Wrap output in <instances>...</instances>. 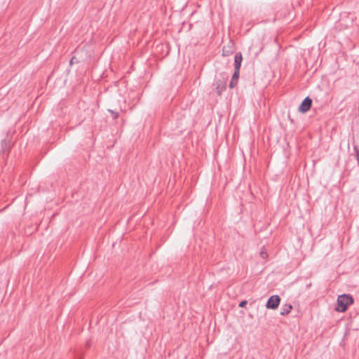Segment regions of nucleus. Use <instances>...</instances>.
<instances>
[{
	"label": "nucleus",
	"mask_w": 359,
	"mask_h": 359,
	"mask_svg": "<svg viewBox=\"0 0 359 359\" xmlns=\"http://www.w3.org/2000/svg\"><path fill=\"white\" fill-rule=\"evenodd\" d=\"M353 303V298L351 294H341L337 298V307L336 310L339 312H345L348 306Z\"/></svg>",
	"instance_id": "1"
},
{
	"label": "nucleus",
	"mask_w": 359,
	"mask_h": 359,
	"mask_svg": "<svg viewBox=\"0 0 359 359\" xmlns=\"http://www.w3.org/2000/svg\"><path fill=\"white\" fill-rule=\"evenodd\" d=\"M227 79L228 75L226 73H222L219 74V77L216 78L215 80L213 86L218 95H221L226 90Z\"/></svg>",
	"instance_id": "2"
},
{
	"label": "nucleus",
	"mask_w": 359,
	"mask_h": 359,
	"mask_svg": "<svg viewBox=\"0 0 359 359\" xmlns=\"http://www.w3.org/2000/svg\"><path fill=\"white\" fill-rule=\"evenodd\" d=\"M280 302V298L278 295H272L268 299L266 307L267 309H276Z\"/></svg>",
	"instance_id": "3"
},
{
	"label": "nucleus",
	"mask_w": 359,
	"mask_h": 359,
	"mask_svg": "<svg viewBox=\"0 0 359 359\" xmlns=\"http://www.w3.org/2000/svg\"><path fill=\"white\" fill-rule=\"evenodd\" d=\"M312 100L309 97H306L299 107V111L302 113L307 112L311 107Z\"/></svg>",
	"instance_id": "4"
},
{
	"label": "nucleus",
	"mask_w": 359,
	"mask_h": 359,
	"mask_svg": "<svg viewBox=\"0 0 359 359\" xmlns=\"http://www.w3.org/2000/svg\"><path fill=\"white\" fill-rule=\"evenodd\" d=\"M242 60H243V57H242L241 53V52L236 53L234 56V67H235L234 71L240 72V68L241 66Z\"/></svg>",
	"instance_id": "5"
},
{
	"label": "nucleus",
	"mask_w": 359,
	"mask_h": 359,
	"mask_svg": "<svg viewBox=\"0 0 359 359\" xmlns=\"http://www.w3.org/2000/svg\"><path fill=\"white\" fill-rule=\"evenodd\" d=\"M240 72L234 71V73L231 77V81L229 83V88H233L238 84V79H239Z\"/></svg>",
	"instance_id": "6"
},
{
	"label": "nucleus",
	"mask_w": 359,
	"mask_h": 359,
	"mask_svg": "<svg viewBox=\"0 0 359 359\" xmlns=\"http://www.w3.org/2000/svg\"><path fill=\"white\" fill-rule=\"evenodd\" d=\"M292 309V306L291 304H284L282 306L280 309V315L285 316L290 313Z\"/></svg>",
	"instance_id": "7"
},
{
	"label": "nucleus",
	"mask_w": 359,
	"mask_h": 359,
	"mask_svg": "<svg viewBox=\"0 0 359 359\" xmlns=\"http://www.w3.org/2000/svg\"><path fill=\"white\" fill-rule=\"evenodd\" d=\"M353 149H354V151L355 152V158H356V159L358 161V164L359 165V149H358V147L357 145H355L353 147Z\"/></svg>",
	"instance_id": "8"
},
{
	"label": "nucleus",
	"mask_w": 359,
	"mask_h": 359,
	"mask_svg": "<svg viewBox=\"0 0 359 359\" xmlns=\"http://www.w3.org/2000/svg\"><path fill=\"white\" fill-rule=\"evenodd\" d=\"M109 111L111 114V115L113 116V118L114 119H116L118 117V112H116L113 110H111V109H109Z\"/></svg>",
	"instance_id": "9"
},
{
	"label": "nucleus",
	"mask_w": 359,
	"mask_h": 359,
	"mask_svg": "<svg viewBox=\"0 0 359 359\" xmlns=\"http://www.w3.org/2000/svg\"><path fill=\"white\" fill-rule=\"evenodd\" d=\"M260 256L263 258V259H265L267 257V253L266 251H264V250H262L260 252Z\"/></svg>",
	"instance_id": "10"
},
{
	"label": "nucleus",
	"mask_w": 359,
	"mask_h": 359,
	"mask_svg": "<svg viewBox=\"0 0 359 359\" xmlns=\"http://www.w3.org/2000/svg\"><path fill=\"white\" fill-rule=\"evenodd\" d=\"M231 53H232V51H228V50H225V48H224V47L223 48V53H222V55H223L224 56L229 55V54H231Z\"/></svg>",
	"instance_id": "11"
},
{
	"label": "nucleus",
	"mask_w": 359,
	"mask_h": 359,
	"mask_svg": "<svg viewBox=\"0 0 359 359\" xmlns=\"http://www.w3.org/2000/svg\"><path fill=\"white\" fill-rule=\"evenodd\" d=\"M246 304H247V301L246 300H243V301H242V302H241L239 303L238 306L239 307H244Z\"/></svg>",
	"instance_id": "12"
},
{
	"label": "nucleus",
	"mask_w": 359,
	"mask_h": 359,
	"mask_svg": "<svg viewBox=\"0 0 359 359\" xmlns=\"http://www.w3.org/2000/svg\"><path fill=\"white\" fill-rule=\"evenodd\" d=\"M74 59V57H72V58L71 59V61H70V63H71V64L73 62Z\"/></svg>",
	"instance_id": "13"
}]
</instances>
